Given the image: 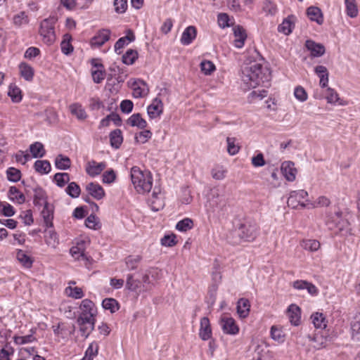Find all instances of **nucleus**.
Wrapping results in <instances>:
<instances>
[{
    "label": "nucleus",
    "mask_w": 360,
    "mask_h": 360,
    "mask_svg": "<svg viewBox=\"0 0 360 360\" xmlns=\"http://www.w3.org/2000/svg\"><path fill=\"white\" fill-rule=\"evenodd\" d=\"M241 78L248 88H256L257 86L268 83L270 74L268 70L263 68L261 63L255 61L243 68Z\"/></svg>",
    "instance_id": "nucleus-1"
},
{
    "label": "nucleus",
    "mask_w": 360,
    "mask_h": 360,
    "mask_svg": "<svg viewBox=\"0 0 360 360\" xmlns=\"http://www.w3.org/2000/svg\"><path fill=\"white\" fill-rule=\"evenodd\" d=\"M130 176L132 184L140 194H145L150 191L153 188V175L148 170H141L139 167H131Z\"/></svg>",
    "instance_id": "nucleus-2"
},
{
    "label": "nucleus",
    "mask_w": 360,
    "mask_h": 360,
    "mask_svg": "<svg viewBox=\"0 0 360 360\" xmlns=\"http://www.w3.org/2000/svg\"><path fill=\"white\" fill-rule=\"evenodd\" d=\"M351 218L352 214L347 210L337 211L327 216L326 224L328 228L335 233H351Z\"/></svg>",
    "instance_id": "nucleus-3"
},
{
    "label": "nucleus",
    "mask_w": 360,
    "mask_h": 360,
    "mask_svg": "<svg viewBox=\"0 0 360 360\" xmlns=\"http://www.w3.org/2000/svg\"><path fill=\"white\" fill-rule=\"evenodd\" d=\"M79 310L80 313L77 319L78 325L89 324L91 325V330H94L97 314V308L94 303L89 299H84L79 305Z\"/></svg>",
    "instance_id": "nucleus-4"
},
{
    "label": "nucleus",
    "mask_w": 360,
    "mask_h": 360,
    "mask_svg": "<svg viewBox=\"0 0 360 360\" xmlns=\"http://www.w3.org/2000/svg\"><path fill=\"white\" fill-rule=\"evenodd\" d=\"M56 22L57 18L55 16H49L39 23V34L42 41L46 45H52L56 41L55 25Z\"/></svg>",
    "instance_id": "nucleus-5"
},
{
    "label": "nucleus",
    "mask_w": 360,
    "mask_h": 360,
    "mask_svg": "<svg viewBox=\"0 0 360 360\" xmlns=\"http://www.w3.org/2000/svg\"><path fill=\"white\" fill-rule=\"evenodd\" d=\"M238 239L233 241V243H238L240 240L252 242L257 237L259 233V227L254 221H247L241 224L239 227L235 230Z\"/></svg>",
    "instance_id": "nucleus-6"
},
{
    "label": "nucleus",
    "mask_w": 360,
    "mask_h": 360,
    "mask_svg": "<svg viewBox=\"0 0 360 360\" xmlns=\"http://www.w3.org/2000/svg\"><path fill=\"white\" fill-rule=\"evenodd\" d=\"M287 203L288 207L292 209H297L300 206L302 208L307 207L308 209L316 207V205L313 204L308 199V193L304 190L291 191Z\"/></svg>",
    "instance_id": "nucleus-7"
},
{
    "label": "nucleus",
    "mask_w": 360,
    "mask_h": 360,
    "mask_svg": "<svg viewBox=\"0 0 360 360\" xmlns=\"http://www.w3.org/2000/svg\"><path fill=\"white\" fill-rule=\"evenodd\" d=\"M151 210L158 212L165 207L164 195L158 187H155L151 198L148 200Z\"/></svg>",
    "instance_id": "nucleus-8"
},
{
    "label": "nucleus",
    "mask_w": 360,
    "mask_h": 360,
    "mask_svg": "<svg viewBox=\"0 0 360 360\" xmlns=\"http://www.w3.org/2000/svg\"><path fill=\"white\" fill-rule=\"evenodd\" d=\"M220 325L223 332L226 334L236 335L239 333V327L232 317L226 315L221 316Z\"/></svg>",
    "instance_id": "nucleus-9"
},
{
    "label": "nucleus",
    "mask_w": 360,
    "mask_h": 360,
    "mask_svg": "<svg viewBox=\"0 0 360 360\" xmlns=\"http://www.w3.org/2000/svg\"><path fill=\"white\" fill-rule=\"evenodd\" d=\"M111 32L108 29H101L91 39L90 45L91 48L96 49L103 46L110 39Z\"/></svg>",
    "instance_id": "nucleus-10"
},
{
    "label": "nucleus",
    "mask_w": 360,
    "mask_h": 360,
    "mask_svg": "<svg viewBox=\"0 0 360 360\" xmlns=\"http://www.w3.org/2000/svg\"><path fill=\"white\" fill-rule=\"evenodd\" d=\"M209 204L214 211H219L226 207L227 201L224 195L219 194L217 191H213L209 198Z\"/></svg>",
    "instance_id": "nucleus-11"
},
{
    "label": "nucleus",
    "mask_w": 360,
    "mask_h": 360,
    "mask_svg": "<svg viewBox=\"0 0 360 360\" xmlns=\"http://www.w3.org/2000/svg\"><path fill=\"white\" fill-rule=\"evenodd\" d=\"M131 88L133 91V96L136 98L145 97L149 92L148 84L141 79H134L131 83Z\"/></svg>",
    "instance_id": "nucleus-12"
},
{
    "label": "nucleus",
    "mask_w": 360,
    "mask_h": 360,
    "mask_svg": "<svg viewBox=\"0 0 360 360\" xmlns=\"http://www.w3.org/2000/svg\"><path fill=\"white\" fill-rule=\"evenodd\" d=\"M105 167L106 163L105 162H97L91 160L86 163L85 171L89 176L95 177L101 174Z\"/></svg>",
    "instance_id": "nucleus-13"
},
{
    "label": "nucleus",
    "mask_w": 360,
    "mask_h": 360,
    "mask_svg": "<svg viewBox=\"0 0 360 360\" xmlns=\"http://www.w3.org/2000/svg\"><path fill=\"white\" fill-rule=\"evenodd\" d=\"M163 109L164 106L162 101L158 97H156L147 107V113L150 119H155L162 114Z\"/></svg>",
    "instance_id": "nucleus-14"
},
{
    "label": "nucleus",
    "mask_w": 360,
    "mask_h": 360,
    "mask_svg": "<svg viewBox=\"0 0 360 360\" xmlns=\"http://www.w3.org/2000/svg\"><path fill=\"white\" fill-rule=\"evenodd\" d=\"M233 45L236 48L241 49L245 45L247 39V34L245 29L240 25H236L233 27Z\"/></svg>",
    "instance_id": "nucleus-15"
},
{
    "label": "nucleus",
    "mask_w": 360,
    "mask_h": 360,
    "mask_svg": "<svg viewBox=\"0 0 360 360\" xmlns=\"http://www.w3.org/2000/svg\"><path fill=\"white\" fill-rule=\"evenodd\" d=\"M86 191L94 199L99 200L105 196L103 188L97 182H90L86 186Z\"/></svg>",
    "instance_id": "nucleus-16"
},
{
    "label": "nucleus",
    "mask_w": 360,
    "mask_h": 360,
    "mask_svg": "<svg viewBox=\"0 0 360 360\" xmlns=\"http://www.w3.org/2000/svg\"><path fill=\"white\" fill-rule=\"evenodd\" d=\"M282 174L288 181H293L296 178L297 169L291 161H285L281 167Z\"/></svg>",
    "instance_id": "nucleus-17"
},
{
    "label": "nucleus",
    "mask_w": 360,
    "mask_h": 360,
    "mask_svg": "<svg viewBox=\"0 0 360 360\" xmlns=\"http://www.w3.org/2000/svg\"><path fill=\"white\" fill-rule=\"evenodd\" d=\"M314 73L319 78V86L324 89L328 87L329 82V72L326 67L319 65L314 68Z\"/></svg>",
    "instance_id": "nucleus-18"
},
{
    "label": "nucleus",
    "mask_w": 360,
    "mask_h": 360,
    "mask_svg": "<svg viewBox=\"0 0 360 360\" xmlns=\"http://www.w3.org/2000/svg\"><path fill=\"white\" fill-rule=\"evenodd\" d=\"M305 47L310 52L311 56L313 58L321 57L326 52L325 47L323 44L316 43L311 39L306 41Z\"/></svg>",
    "instance_id": "nucleus-19"
},
{
    "label": "nucleus",
    "mask_w": 360,
    "mask_h": 360,
    "mask_svg": "<svg viewBox=\"0 0 360 360\" xmlns=\"http://www.w3.org/2000/svg\"><path fill=\"white\" fill-rule=\"evenodd\" d=\"M126 288L130 291L139 292L148 290V287L141 285V281L139 279H135L131 274L127 276Z\"/></svg>",
    "instance_id": "nucleus-20"
},
{
    "label": "nucleus",
    "mask_w": 360,
    "mask_h": 360,
    "mask_svg": "<svg viewBox=\"0 0 360 360\" xmlns=\"http://www.w3.org/2000/svg\"><path fill=\"white\" fill-rule=\"evenodd\" d=\"M93 69L91 70V75L93 80L95 83H101L105 77V72L104 67L101 63H97L96 60L94 59L91 61Z\"/></svg>",
    "instance_id": "nucleus-21"
},
{
    "label": "nucleus",
    "mask_w": 360,
    "mask_h": 360,
    "mask_svg": "<svg viewBox=\"0 0 360 360\" xmlns=\"http://www.w3.org/2000/svg\"><path fill=\"white\" fill-rule=\"evenodd\" d=\"M296 20L297 18L295 15H288L283 20L282 23L278 25V31L285 35H289L292 33L295 27Z\"/></svg>",
    "instance_id": "nucleus-22"
},
{
    "label": "nucleus",
    "mask_w": 360,
    "mask_h": 360,
    "mask_svg": "<svg viewBox=\"0 0 360 360\" xmlns=\"http://www.w3.org/2000/svg\"><path fill=\"white\" fill-rule=\"evenodd\" d=\"M212 332L210 320L207 317H202L200 319L199 336L200 338L205 341L212 338Z\"/></svg>",
    "instance_id": "nucleus-23"
},
{
    "label": "nucleus",
    "mask_w": 360,
    "mask_h": 360,
    "mask_svg": "<svg viewBox=\"0 0 360 360\" xmlns=\"http://www.w3.org/2000/svg\"><path fill=\"white\" fill-rule=\"evenodd\" d=\"M70 253L75 260L82 262L85 266L91 264V259L86 255L85 250L79 248L76 246L72 247L70 250Z\"/></svg>",
    "instance_id": "nucleus-24"
},
{
    "label": "nucleus",
    "mask_w": 360,
    "mask_h": 360,
    "mask_svg": "<svg viewBox=\"0 0 360 360\" xmlns=\"http://www.w3.org/2000/svg\"><path fill=\"white\" fill-rule=\"evenodd\" d=\"M326 99L328 103L332 104V105H346L347 102L344 101L343 100L340 99L339 97V94L337 92L336 90H335L333 88L330 87H326Z\"/></svg>",
    "instance_id": "nucleus-25"
},
{
    "label": "nucleus",
    "mask_w": 360,
    "mask_h": 360,
    "mask_svg": "<svg viewBox=\"0 0 360 360\" xmlns=\"http://www.w3.org/2000/svg\"><path fill=\"white\" fill-rule=\"evenodd\" d=\"M197 35V30L194 26H188L186 27L181 37V43L183 45L188 46L191 44L195 39Z\"/></svg>",
    "instance_id": "nucleus-26"
},
{
    "label": "nucleus",
    "mask_w": 360,
    "mask_h": 360,
    "mask_svg": "<svg viewBox=\"0 0 360 360\" xmlns=\"http://www.w3.org/2000/svg\"><path fill=\"white\" fill-rule=\"evenodd\" d=\"M287 313L290 322L294 326H298L301 318L300 307L295 304H292L288 307Z\"/></svg>",
    "instance_id": "nucleus-27"
},
{
    "label": "nucleus",
    "mask_w": 360,
    "mask_h": 360,
    "mask_svg": "<svg viewBox=\"0 0 360 360\" xmlns=\"http://www.w3.org/2000/svg\"><path fill=\"white\" fill-rule=\"evenodd\" d=\"M135 40V36L134 33L129 30L127 36L120 38L116 43L115 44L114 49L115 51L117 54L121 53V50L127 45H128L130 42H132Z\"/></svg>",
    "instance_id": "nucleus-28"
},
{
    "label": "nucleus",
    "mask_w": 360,
    "mask_h": 360,
    "mask_svg": "<svg viewBox=\"0 0 360 360\" xmlns=\"http://www.w3.org/2000/svg\"><path fill=\"white\" fill-rule=\"evenodd\" d=\"M44 207L41 210V217L44 219L45 226L47 228L53 227V210L51 205L45 203L43 205Z\"/></svg>",
    "instance_id": "nucleus-29"
},
{
    "label": "nucleus",
    "mask_w": 360,
    "mask_h": 360,
    "mask_svg": "<svg viewBox=\"0 0 360 360\" xmlns=\"http://www.w3.org/2000/svg\"><path fill=\"white\" fill-rule=\"evenodd\" d=\"M69 110L70 113L75 116L79 120H85L88 117L84 108L79 103H74L70 105Z\"/></svg>",
    "instance_id": "nucleus-30"
},
{
    "label": "nucleus",
    "mask_w": 360,
    "mask_h": 360,
    "mask_svg": "<svg viewBox=\"0 0 360 360\" xmlns=\"http://www.w3.org/2000/svg\"><path fill=\"white\" fill-rule=\"evenodd\" d=\"M8 197L11 201L19 205L23 204L25 202V195L14 186L9 188Z\"/></svg>",
    "instance_id": "nucleus-31"
},
{
    "label": "nucleus",
    "mask_w": 360,
    "mask_h": 360,
    "mask_svg": "<svg viewBox=\"0 0 360 360\" xmlns=\"http://www.w3.org/2000/svg\"><path fill=\"white\" fill-rule=\"evenodd\" d=\"M250 304L248 299L240 298L237 302V313L240 318H246L250 313Z\"/></svg>",
    "instance_id": "nucleus-32"
},
{
    "label": "nucleus",
    "mask_w": 360,
    "mask_h": 360,
    "mask_svg": "<svg viewBox=\"0 0 360 360\" xmlns=\"http://www.w3.org/2000/svg\"><path fill=\"white\" fill-rule=\"evenodd\" d=\"M29 151L32 158H41L46 155V150L44 145L39 141L32 143L29 147Z\"/></svg>",
    "instance_id": "nucleus-33"
},
{
    "label": "nucleus",
    "mask_w": 360,
    "mask_h": 360,
    "mask_svg": "<svg viewBox=\"0 0 360 360\" xmlns=\"http://www.w3.org/2000/svg\"><path fill=\"white\" fill-rule=\"evenodd\" d=\"M307 14L310 20L314 21L319 25L323 22V14L320 8L316 6H310L307 10Z\"/></svg>",
    "instance_id": "nucleus-34"
},
{
    "label": "nucleus",
    "mask_w": 360,
    "mask_h": 360,
    "mask_svg": "<svg viewBox=\"0 0 360 360\" xmlns=\"http://www.w3.org/2000/svg\"><path fill=\"white\" fill-rule=\"evenodd\" d=\"M127 124L131 127H136L139 129H143L147 126L146 121L142 118L141 114L135 113L131 115L127 121Z\"/></svg>",
    "instance_id": "nucleus-35"
},
{
    "label": "nucleus",
    "mask_w": 360,
    "mask_h": 360,
    "mask_svg": "<svg viewBox=\"0 0 360 360\" xmlns=\"http://www.w3.org/2000/svg\"><path fill=\"white\" fill-rule=\"evenodd\" d=\"M345 13L351 18H355L359 14V9L356 0H345Z\"/></svg>",
    "instance_id": "nucleus-36"
},
{
    "label": "nucleus",
    "mask_w": 360,
    "mask_h": 360,
    "mask_svg": "<svg viewBox=\"0 0 360 360\" xmlns=\"http://www.w3.org/2000/svg\"><path fill=\"white\" fill-rule=\"evenodd\" d=\"M20 75L26 81L30 82L33 79L34 71L32 67L25 63L19 65Z\"/></svg>",
    "instance_id": "nucleus-37"
},
{
    "label": "nucleus",
    "mask_w": 360,
    "mask_h": 360,
    "mask_svg": "<svg viewBox=\"0 0 360 360\" xmlns=\"http://www.w3.org/2000/svg\"><path fill=\"white\" fill-rule=\"evenodd\" d=\"M110 141L112 148L117 149L123 142V136L120 129H115L110 133Z\"/></svg>",
    "instance_id": "nucleus-38"
},
{
    "label": "nucleus",
    "mask_w": 360,
    "mask_h": 360,
    "mask_svg": "<svg viewBox=\"0 0 360 360\" xmlns=\"http://www.w3.org/2000/svg\"><path fill=\"white\" fill-rule=\"evenodd\" d=\"M72 36L70 34H65L60 43L61 51L65 55H70L73 52L74 48L71 44Z\"/></svg>",
    "instance_id": "nucleus-39"
},
{
    "label": "nucleus",
    "mask_w": 360,
    "mask_h": 360,
    "mask_svg": "<svg viewBox=\"0 0 360 360\" xmlns=\"http://www.w3.org/2000/svg\"><path fill=\"white\" fill-rule=\"evenodd\" d=\"M54 163L56 167L61 170H66L71 166L70 159L68 156L62 154H59L56 156Z\"/></svg>",
    "instance_id": "nucleus-40"
},
{
    "label": "nucleus",
    "mask_w": 360,
    "mask_h": 360,
    "mask_svg": "<svg viewBox=\"0 0 360 360\" xmlns=\"http://www.w3.org/2000/svg\"><path fill=\"white\" fill-rule=\"evenodd\" d=\"M34 191V204L35 205H43L46 202V192L41 187H36L33 190Z\"/></svg>",
    "instance_id": "nucleus-41"
},
{
    "label": "nucleus",
    "mask_w": 360,
    "mask_h": 360,
    "mask_svg": "<svg viewBox=\"0 0 360 360\" xmlns=\"http://www.w3.org/2000/svg\"><path fill=\"white\" fill-rule=\"evenodd\" d=\"M98 349V342L96 341L92 342L86 349L84 355L81 360H93L97 356Z\"/></svg>",
    "instance_id": "nucleus-42"
},
{
    "label": "nucleus",
    "mask_w": 360,
    "mask_h": 360,
    "mask_svg": "<svg viewBox=\"0 0 360 360\" xmlns=\"http://www.w3.org/2000/svg\"><path fill=\"white\" fill-rule=\"evenodd\" d=\"M35 171L40 174H47L51 170V166L48 160H37L34 164Z\"/></svg>",
    "instance_id": "nucleus-43"
},
{
    "label": "nucleus",
    "mask_w": 360,
    "mask_h": 360,
    "mask_svg": "<svg viewBox=\"0 0 360 360\" xmlns=\"http://www.w3.org/2000/svg\"><path fill=\"white\" fill-rule=\"evenodd\" d=\"M8 95L13 103H20L22 98L20 89L14 84L9 85Z\"/></svg>",
    "instance_id": "nucleus-44"
},
{
    "label": "nucleus",
    "mask_w": 360,
    "mask_h": 360,
    "mask_svg": "<svg viewBox=\"0 0 360 360\" xmlns=\"http://www.w3.org/2000/svg\"><path fill=\"white\" fill-rule=\"evenodd\" d=\"M45 242L47 245L56 248L59 244V238L54 230H48L45 233Z\"/></svg>",
    "instance_id": "nucleus-45"
},
{
    "label": "nucleus",
    "mask_w": 360,
    "mask_h": 360,
    "mask_svg": "<svg viewBox=\"0 0 360 360\" xmlns=\"http://www.w3.org/2000/svg\"><path fill=\"white\" fill-rule=\"evenodd\" d=\"M311 321L316 328H325L327 326V321L325 316L322 313L316 312L311 316Z\"/></svg>",
    "instance_id": "nucleus-46"
},
{
    "label": "nucleus",
    "mask_w": 360,
    "mask_h": 360,
    "mask_svg": "<svg viewBox=\"0 0 360 360\" xmlns=\"http://www.w3.org/2000/svg\"><path fill=\"white\" fill-rule=\"evenodd\" d=\"M194 226L193 221L188 218H184L179 221H178L176 224V229L180 232H186L189 230H191Z\"/></svg>",
    "instance_id": "nucleus-47"
},
{
    "label": "nucleus",
    "mask_w": 360,
    "mask_h": 360,
    "mask_svg": "<svg viewBox=\"0 0 360 360\" xmlns=\"http://www.w3.org/2000/svg\"><path fill=\"white\" fill-rule=\"evenodd\" d=\"M217 23L219 27L224 29L233 25V19L231 18L228 14L221 13L217 15Z\"/></svg>",
    "instance_id": "nucleus-48"
},
{
    "label": "nucleus",
    "mask_w": 360,
    "mask_h": 360,
    "mask_svg": "<svg viewBox=\"0 0 360 360\" xmlns=\"http://www.w3.org/2000/svg\"><path fill=\"white\" fill-rule=\"evenodd\" d=\"M16 257L18 262L25 268H30L32 266L33 260L23 250H18Z\"/></svg>",
    "instance_id": "nucleus-49"
},
{
    "label": "nucleus",
    "mask_w": 360,
    "mask_h": 360,
    "mask_svg": "<svg viewBox=\"0 0 360 360\" xmlns=\"http://www.w3.org/2000/svg\"><path fill=\"white\" fill-rule=\"evenodd\" d=\"M138 56V52L136 50L128 49L122 56V62L127 65H132L137 60Z\"/></svg>",
    "instance_id": "nucleus-50"
},
{
    "label": "nucleus",
    "mask_w": 360,
    "mask_h": 360,
    "mask_svg": "<svg viewBox=\"0 0 360 360\" xmlns=\"http://www.w3.org/2000/svg\"><path fill=\"white\" fill-rule=\"evenodd\" d=\"M29 21V17L25 11L18 13L13 18V24L18 27L28 24Z\"/></svg>",
    "instance_id": "nucleus-51"
},
{
    "label": "nucleus",
    "mask_w": 360,
    "mask_h": 360,
    "mask_svg": "<svg viewBox=\"0 0 360 360\" xmlns=\"http://www.w3.org/2000/svg\"><path fill=\"white\" fill-rule=\"evenodd\" d=\"M300 245L303 249L311 252L317 251L320 248V243L316 240H303Z\"/></svg>",
    "instance_id": "nucleus-52"
},
{
    "label": "nucleus",
    "mask_w": 360,
    "mask_h": 360,
    "mask_svg": "<svg viewBox=\"0 0 360 360\" xmlns=\"http://www.w3.org/2000/svg\"><path fill=\"white\" fill-rule=\"evenodd\" d=\"M142 260L141 255H130L125 259V264L129 270H134Z\"/></svg>",
    "instance_id": "nucleus-53"
},
{
    "label": "nucleus",
    "mask_w": 360,
    "mask_h": 360,
    "mask_svg": "<svg viewBox=\"0 0 360 360\" xmlns=\"http://www.w3.org/2000/svg\"><path fill=\"white\" fill-rule=\"evenodd\" d=\"M263 11L266 15H275L278 12L277 6L275 3L270 0H266L263 3Z\"/></svg>",
    "instance_id": "nucleus-54"
},
{
    "label": "nucleus",
    "mask_w": 360,
    "mask_h": 360,
    "mask_svg": "<svg viewBox=\"0 0 360 360\" xmlns=\"http://www.w3.org/2000/svg\"><path fill=\"white\" fill-rule=\"evenodd\" d=\"M6 176L9 181L18 182L21 179V172L18 169L11 167L6 169Z\"/></svg>",
    "instance_id": "nucleus-55"
},
{
    "label": "nucleus",
    "mask_w": 360,
    "mask_h": 360,
    "mask_svg": "<svg viewBox=\"0 0 360 360\" xmlns=\"http://www.w3.org/2000/svg\"><path fill=\"white\" fill-rule=\"evenodd\" d=\"M103 307L109 310L111 313H114L119 309V304L116 300L113 298H105L102 302Z\"/></svg>",
    "instance_id": "nucleus-56"
},
{
    "label": "nucleus",
    "mask_w": 360,
    "mask_h": 360,
    "mask_svg": "<svg viewBox=\"0 0 360 360\" xmlns=\"http://www.w3.org/2000/svg\"><path fill=\"white\" fill-rule=\"evenodd\" d=\"M65 192L68 195L73 198H77L79 196L81 193V189L79 186L72 181L68 184V186L65 188Z\"/></svg>",
    "instance_id": "nucleus-57"
},
{
    "label": "nucleus",
    "mask_w": 360,
    "mask_h": 360,
    "mask_svg": "<svg viewBox=\"0 0 360 360\" xmlns=\"http://www.w3.org/2000/svg\"><path fill=\"white\" fill-rule=\"evenodd\" d=\"M270 333L271 337L274 340L279 343H282L285 341V335L283 331L277 326H271Z\"/></svg>",
    "instance_id": "nucleus-58"
},
{
    "label": "nucleus",
    "mask_w": 360,
    "mask_h": 360,
    "mask_svg": "<svg viewBox=\"0 0 360 360\" xmlns=\"http://www.w3.org/2000/svg\"><path fill=\"white\" fill-rule=\"evenodd\" d=\"M227 152L231 155H234L239 152L240 147L236 143V139L234 137H227Z\"/></svg>",
    "instance_id": "nucleus-59"
},
{
    "label": "nucleus",
    "mask_w": 360,
    "mask_h": 360,
    "mask_svg": "<svg viewBox=\"0 0 360 360\" xmlns=\"http://www.w3.org/2000/svg\"><path fill=\"white\" fill-rule=\"evenodd\" d=\"M53 179L58 186L63 188L70 181V179L68 173H56Z\"/></svg>",
    "instance_id": "nucleus-60"
},
{
    "label": "nucleus",
    "mask_w": 360,
    "mask_h": 360,
    "mask_svg": "<svg viewBox=\"0 0 360 360\" xmlns=\"http://www.w3.org/2000/svg\"><path fill=\"white\" fill-rule=\"evenodd\" d=\"M268 95V91L266 89H258L255 91H252L248 95V100L250 103L255 102L256 100H262L264 98L266 97Z\"/></svg>",
    "instance_id": "nucleus-61"
},
{
    "label": "nucleus",
    "mask_w": 360,
    "mask_h": 360,
    "mask_svg": "<svg viewBox=\"0 0 360 360\" xmlns=\"http://www.w3.org/2000/svg\"><path fill=\"white\" fill-rule=\"evenodd\" d=\"M293 94L295 98L300 102L303 103L308 99L307 92L302 86H295Z\"/></svg>",
    "instance_id": "nucleus-62"
},
{
    "label": "nucleus",
    "mask_w": 360,
    "mask_h": 360,
    "mask_svg": "<svg viewBox=\"0 0 360 360\" xmlns=\"http://www.w3.org/2000/svg\"><path fill=\"white\" fill-rule=\"evenodd\" d=\"M65 292L69 297L75 299H80L84 297L82 288L78 287L72 288V286H68L65 288Z\"/></svg>",
    "instance_id": "nucleus-63"
},
{
    "label": "nucleus",
    "mask_w": 360,
    "mask_h": 360,
    "mask_svg": "<svg viewBox=\"0 0 360 360\" xmlns=\"http://www.w3.org/2000/svg\"><path fill=\"white\" fill-rule=\"evenodd\" d=\"M352 338L354 340L360 341V318L351 324Z\"/></svg>",
    "instance_id": "nucleus-64"
}]
</instances>
